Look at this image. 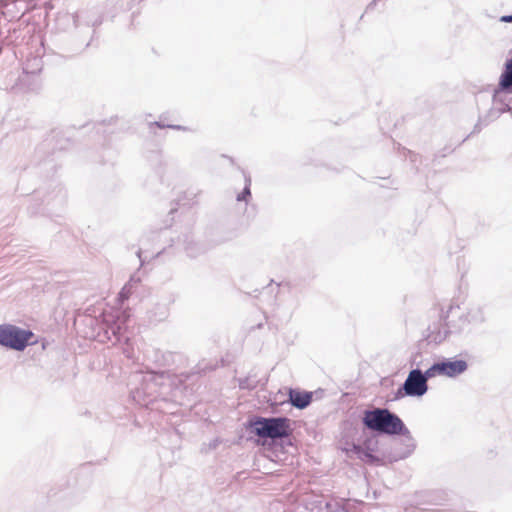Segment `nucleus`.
<instances>
[{
    "mask_svg": "<svg viewBox=\"0 0 512 512\" xmlns=\"http://www.w3.org/2000/svg\"><path fill=\"white\" fill-rule=\"evenodd\" d=\"M126 287L123 288L122 292L120 293V296L122 299L127 298V295L125 294Z\"/></svg>",
    "mask_w": 512,
    "mask_h": 512,
    "instance_id": "9d476101",
    "label": "nucleus"
},
{
    "mask_svg": "<svg viewBox=\"0 0 512 512\" xmlns=\"http://www.w3.org/2000/svg\"><path fill=\"white\" fill-rule=\"evenodd\" d=\"M429 377L423 374L420 370H412L403 386L406 395L409 396H422L427 391V379Z\"/></svg>",
    "mask_w": 512,
    "mask_h": 512,
    "instance_id": "39448f33",
    "label": "nucleus"
},
{
    "mask_svg": "<svg viewBox=\"0 0 512 512\" xmlns=\"http://www.w3.org/2000/svg\"><path fill=\"white\" fill-rule=\"evenodd\" d=\"M288 395L291 404L299 409L306 408L311 403L313 397L312 392L297 389H290Z\"/></svg>",
    "mask_w": 512,
    "mask_h": 512,
    "instance_id": "423d86ee",
    "label": "nucleus"
},
{
    "mask_svg": "<svg viewBox=\"0 0 512 512\" xmlns=\"http://www.w3.org/2000/svg\"><path fill=\"white\" fill-rule=\"evenodd\" d=\"M499 84L502 89H508L512 86V58L506 63V69L500 77Z\"/></svg>",
    "mask_w": 512,
    "mask_h": 512,
    "instance_id": "0eeeda50",
    "label": "nucleus"
},
{
    "mask_svg": "<svg viewBox=\"0 0 512 512\" xmlns=\"http://www.w3.org/2000/svg\"><path fill=\"white\" fill-rule=\"evenodd\" d=\"M500 20L502 22H512V16H502Z\"/></svg>",
    "mask_w": 512,
    "mask_h": 512,
    "instance_id": "1a4fd4ad",
    "label": "nucleus"
},
{
    "mask_svg": "<svg viewBox=\"0 0 512 512\" xmlns=\"http://www.w3.org/2000/svg\"><path fill=\"white\" fill-rule=\"evenodd\" d=\"M252 426L257 436L262 438H285L291 435V421L286 417L257 418Z\"/></svg>",
    "mask_w": 512,
    "mask_h": 512,
    "instance_id": "f03ea898",
    "label": "nucleus"
},
{
    "mask_svg": "<svg viewBox=\"0 0 512 512\" xmlns=\"http://www.w3.org/2000/svg\"><path fill=\"white\" fill-rule=\"evenodd\" d=\"M34 334L30 330L21 329L15 325H0V345L22 351L27 345L34 344Z\"/></svg>",
    "mask_w": 512,
    "mask_h": 512,
    "instance_id": "7ed1b4c3",
    "label": "nucleus"
},
{
    "mask_svg": "<svg viewBox=\"0 0 512 512\" xmlns=\"http://www.w3.org/2000/svg\"><path fill=\"white\" fill-rule=\"evenodd\" d=\"M365 425L385 434H400L404 429L402 420L387 409H375L365 413Z\"/></svg>",
    "mask_w": 512,
    "mask_h": 512,
    "instance_id": "f257e3e1",
    "label": "nucleus"
},
{
    "mask_svg": "<svg viewBox=\"0 0 512 512\" xmlns=\"http://www.w3.org/2000/svg\"><path fill=\"white\" fill-rule=\"evenodd\" d=\"M250 195V189L249 187H245L243 193L241 195L238 196V200H245L246 199V196H249Z\"/></svg>",
    "mask_w": 512,
    "mask_h": 512,
    "instance_id": "6e6552de",
    "label": "nucleus"
},
{
    "mask_svg": "<svg viewBox=\"0 0 512 512\" xmlns=\"http://www.w3.org/2000/svg\"><path fill=\"white\" fill-rule=\"evenodd\" d=\"M466 369L467 364L463 360L440 362L428 368L426 370V375L432 378L438 375L454 377L463 373Z\"/></svg>",
    "mask_w": 512,
    "mask_h": 512,
    "instance_id": "20e7f679",
    "label": "nucleus"
}]
</instances>
